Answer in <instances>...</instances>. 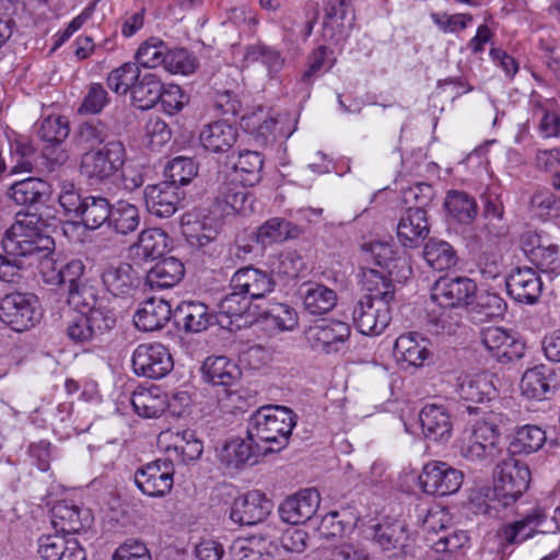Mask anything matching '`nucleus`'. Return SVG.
<instances>
[{
  "mask_svg": "<svg viewBox=\"0 0 560 560\" xmlns=\"http://www.w3.org/2000/svg\"><path fill=\"white\" fill-rule=\"evenodd\" d=\"M167 47L155 37H152L140 45L136 52L137 65L144 68H155L163 65Z\"/></svg>",
  "mask_w": 560,
  "mask_h": 560,
  "instance_id": "680f3d73",
  "label": "nucleus"
},
{
  "mask_svg": "<svg viewBox=\"0 0 560 560\" xmlns=\"http://www.w3.org/2000/svg\"><path fill=\"white\" fill-rule=\"evenodd\" d=\"M182 199L179 187L165 180L144 188L147 210L156 218L172 217L178 210Z\"/></svg>",
  "mask_w": 560,
  "mask_h": 560,
  "instance_id": "6ab92c4d",
  "label": "nucleus"
},
{
  "mask_svg": "<svg viewBox=\"0 0 560 560\" xmlns=\"http://www.w3.org/2000/svg\"><path fill=\"white\" fill-rule=\"evenodd\" d=\"M460 398L472 402L490 401L497 397L494 375L489 372L466 374L458 378Z\"/></svg>",
  "mask_w": 560,
  "mask_h": 560,
  "instance_id": "c756f323",
  "label": "nucleus"
},
{
  "mask_svg": "<svg viewBox=\"0 0 560 560\" xmlns=\"http://www.w3.org/2000/svg\"><path fill=\"white\" fill-rule=\"evenodd\" d=\"M177 325H182L188 332H200L212 325L214 316L201 302H183L174 313Z\"/></svg>",
  "mask_w": 560,
  "mask_h": 560,
  "instance_id": "f704fd0d",
  "label": "nucleus"
},
{
  "mask_svg": "<svg viewBox=\"0 0 560 560\" xmlns=\"http://www.w3.org/2000/svg\"><path fill=\"white\" fill-rule=\"evenodd\" d=\"M320 497L315 489H304L288 497L279 506L283 522L292 525L304 524L313 517L319 508Z\"/></svg>",
  "mask_w": 560,
  "mask_h": 560,
  "instance_id": "aec40b11",
  "label": "nucleus"
},
{
  "mask_svg": "<svg viewBox=\"0 0 560 560\" xmlns=\"http://www.w3.org/2000/svg\"><path fill=\"white\" fill-rule=\"evenodd\" d=\"M133 372L143 377L160 380L174 366L168 349L162 343H141L132 353Z\"/></svg>",
  "mask_w": 560,
  "mask_h": 560,
  "instance_id": "6e6552de",
  "label": "nucleus"
},
{
  "mask_svg": "<svg viewBox=\"0 0 560 560\" xmlns=\"http://www.w3.org/2000/svg\"><path fill=\"white\" fill-rule=\"evenodd\" d=\"M5 196L16 206L38 210L49 202L51 185L43 178L30 176L12 183Z\"/></svg>",
  "mask_w": 560,
  "mask_h": 560,
  "instance_id": "2eb2a0df",
  "label": "nucleus"
},
{
  "mask_svg": "<svg viewBox=\"0 0 560 560\" xmlns=\"http://www.w3.org/2000/svg\"><path fill=\"white\" fill-rule=\"evenodd\" d=\"M58 201L67 215L78 219L82 211L83 202H85V196L80 194V189L72 182L62 180L60 183Z\"/></svg>",
  "mask_w": 560,
  "mask_h": 560,
  "instance_id": "0e129e2a",
  "label": "nucleus"
},
{
  "mask_svg": "<svg viewBox=\"0 0 560 560\" xmlns=\"http://www.w3.org/2000/svg\"><path fill=\"white\" fill-rule=\"evenodd\" d=\"M552 370L546 364H538L527 369L521 380L522 394L528 398L544 399L550 392Z\"/></svg>",
  "mask_w": 560,
  "mask_h": 560,
  "instance_id": "c03bdc74",
  "label": "nucleus"
},
{
  "mask_svg": "<svg viewBox=\"0 0 560 560\" xmlns=\"http://www.w3.org/2000/svg\"><path fill=\"white\" fill-rule=\"evenodd\" d=\"M246 60L249 62L262 63L270 74L279 72L284 63V59L281 54L266 45H254L248 47Z\"/></svg>",
  "mask_w": 560,
  "mask_h": 560,
  "instance_id": "69168bd1",
  "label": "nucleus"
},
{
  "mask_svg": "<svg viewBox=\"0 0 560 560\" xmlns=\"http://www.w3.org/2000/svg\"><path fill=\"white\" fill-rule=\"evenodd\" d=\"M260 455H267L262 450V445L257 444L249 439H235L228 442L220 452V460L228 468H238L242 465L249 463H256L257 457Z\"/></svg>",
  "mask_w": 560,
  "mask_h": 560,
  "instance_id": "72a5a7b5",
  "label": "nucleus"
},
{
  "mask_svg": "<svg viewBox=\"0 0 560 560\" xmlns=\"http://www.w3.org/2000/svg\"><path fill=\"white\" fill-rule=\"evenodd\" d=\"M112 205L109 200L103 196L88 195L83 202L82 211L79 220L88 230H96L110 219Z\"/></svg>",
  "mask_w": 560,
  "mask_h": 560,
  "instance_id": "09e8293b",
  "label": "nucleus"
},
{
  "mask_svg": "<svg viewBox=\"0 0 560 560\" xmlns=\"http://www.w3.org/2000/svg\"><path fill=\"white\" fill-rule=\"evenodd\" d=\"M392 302L362 296L352 311V320L357 329L365 336L381 335L392 320Z\"/></svg>",
  "mask_w": 560,
  "mask_h": 560,
  "instance_id": "0eeeda50",
  "label": "nucleus"
},
{
  "mask_svg": "<svg viewBox=\"0 0 560 560\" xmlns=\"http://www.w3.org/2000/svg\"><path fill=\"white\" fill-rule=\"evenodd\" d=\"M444 209L448 219L460 224H470L478 213L475 198L462 190H448L446 192Z\"/></svg>",
  "mask_w": 560,
  "mask_h": 560,
  "instance_id": "58836bf2",
  "label": "nucleus"
},
{
  "mask_svg": "<svg viewBox=\"0 0 560 560\" xmlns=\"http://www.w3.org/2000/svg\"><path fill=\"white\" fill-rule=\"evenodd\" d=\"M140 224V213L135 205L119 200L112 207L108 226L117 234L127 235L135 232Z\"/></svg>",
  "mask_w": 560,
  "mask_h": 560,
  "instance_id": "864d4df0",
  "label": "nucleus"
},
{
  "mask_svg": "<svg viewBox=\"0 0 560 560\" xmlns=\"http://www.w3.org/2000/svg\"><path fill=\"white\" fill-rule=\"evenodd\" d=\"M45 221L37 213L18 212L15 222L2 238V248L8 256L25 259L49 256L55 241L45 233Z\"/></svg>",
  "mask_w": 560,
  "mask_h": 560,
  "instance_id": "f257e3e1",
  "label": "nucleus"
},
{
  "mask_svg": "<svg viewBox=\"0 0 560 560\" xmlns=\"http://www.w3.org/2000/svg\"><path fill=\"white\" fill-rule=\"evenodd\" d=\"M509 295L516 302L534 304L542 291V281L529 267L514 269L505 280Z\"/></svg>",
  "mask_w": 560,
  "mask_h": 560,
  "instance_id": "4be33fe9",
  "label": "nucleus"
},
{
  "mask_svg": "<svg viewBox=\"0 0 560 560\" xmlns=\"http://www.w3.org/2000/svg\"><path fill=\"white\" fill-rule=\"evenodd\" d=\"M303 306L312 315H322L330 312L337 304V294L334 290L319 283H305L300 289Z\"/></svg>",
  "mask_w": 560,
  "mask_h": 560,
  "instance_id": "4c0bfd02",
  "label": "nucleus"
},
{
  "mask_svg": "<svg viewBox=\"0 0 560 560\" xmlns=\"http://www.w3.org/2000/svg\"><path fill=\"white\" fill-rule=\"evenodd\" d=\"M202 380L213 386L231 387L238 383L242 371L224 355L208 357L201 366Z\"/></svg>",
  "mask_w": 560,
  "mask_h": 560,
  "instance_id": "c85d7f7f",
  "label": "nucleus"
},
{
  "mask_svg": "<svg viewBox=\"0 0 560 560\" xmlns=\"http://www.w3.org/2000/svg\"><path fill=\"white\" fill-rule=\"evenodd\" d=\"M51 525L57 533L65 535L78 534L91 526V511L75 505L72 501L61 500L50 509Z\"/></svg>",
  "mask_w": 560,
  "mask_h": 560,
  "instance_id": "f3484780",
  "label": "nucleus"
},
{
  "mask_svg": "<svg viewBox=\"0 0 560 560\" xmlns=\"http://www.w3.org/2000/svg\"><path fill=\"white\" fill-rule=\"evenodd\" d=\"M39 318L37 299L33 294L15 292L0 301V320L15 331L33 327Z\"/></svg>",
  "mask_w": 560,
  "mask_h": 560,
  "instance_id": "39448f33",
  "label": "nucleus"
},
{
  "mask_svg": "<svg viewBox=\"0 0 560 560\" xmlns=\"http://www.w3.org/2000/svg\"><path fill=\"white\" fill-rule=\"evenodd\" d=\"M174 466L168 459L151 462L135 474V482L139 490L149 497H164L174 483Z\"/></svg>",
  "mask_w": 560,
  "mask_h": 560,
  "instance_id": "f8f14e48",
  "label": "nucleus"
},
{
  "mask_svg": "<svg viewBox=\"0 0 560 560\" xmlns=\"http://www.w3.org/2000/svg\"><path fill=\"white\" fill-rule=\"evenodd\" d=\"M486 350L500 363L520 360L525 353V343L501 327H487L480 332Z\"/></svg>",
  "mask_w": 560,
  "mask_h": 560,
  "instance_id": "ddd939ff",
  "label": "nucleus"
},
{
  "mask_svg": "<svg viewBox=\"0 0 560 560\" xmlns=\"http://www.w3.org/2000/svg\"><path fill=\"white\" fill-rule=\"evenodd\" d=\"M424 342V339L417 340L415 334L401 335L395 341L394 355L408 365L422 366L431 354Z\"/></svg>",
  "mask_w": 560,
  "mask_h": 560,
  "instance_id": "49530a36",
  "label": "nucleus"
},
{
  "mask_svg": "<svg viewBox=\"0 0 560 560\" xmlns=\"http://www.w3.org/2000/svg\"><path fill=\"white\" fill-rule=\"evenodd\" d=\"M538 244L528 250L529 260L550 280L560 276L559 246L555 244H544L537 237Z\"/></svg>",
  "mask_w": 560,
  "mask_h": 560,
  "instance_id": "8fccbe9b",
  "label": "nucleus"
},
{
  "mask_svg": "<svg viewBox=\"0 0 560 560\" xmlns=\"http://www.w3.org/2000/svg\"><path fill=\"white\" fill-rule=\"evenodd\" d=\"M350 326L340 320L325 322L310 326L305 338L314 351L338 352L350 336Z\"/></svg>",
  "mask_w": 560,
  "mask_h": 560,
  "instance_id": "dca6fc26",
  "label": "nucleus"
},
{
  "mask_svg": "<svg viewBox=\"0 0 560 560\" xmlns=\"http://www.w3.org/2000/svg\"><path fill=\"white\" fill-rule=\"evenodd\" d=\"M141 71L137 63L126 62L112 70L107 77V86L116 94H131Z\"/></svg>",
  "mask_w": 560,
  "mask_h": 560,
  "instance_id": "6e6d98bb",
  "label": "nucleus"
},
{
  "mask_svg": "<svg viewBox=\"0 0 560 560\" xmlns=\"http://www.w3.org/2000/svg\"><path fill=\"white\" fill-rule=\"evenodd\" d=\"M174 450L179 454L184 462L198 459L203 451L202 442L196 438L191 430L177 432L174 441Z\"/></svg>",
  "mask_w": 560,
  "mask_h": 560,
  "instance_id": "774afa93",
  "label": "nucleus"
},
{
  "mask_svg": "<svg viewBox=\"0 0 560 560\" xmlns=\"http://www.w3.org/2000/svg\"><path fill=\"white\" fill-rule=\"evenodd\" d=\"M375 261L382 268H385L388 276L396 282L402 283L411 275V267L408 259L395 249L394 245L386 242H374L365 245Z\"/></svg>",
  "mask_w": 560,
  "mask_h": 560,
  "instance_id": "b1692460",
  "label": "nucleus"
},
{
  "mask_svg": "<svg viewBox=\"0 0 560 560\" xmlns=\"http://www.w3.org/2000/svg\"><path fill=\"white\" fill-rule=\"evenodd\" d=\"M68 121L61 116H48L44 118L37 129V135L47 145H59L69 136Z\"/></svg>",
  "mask_w": 560,
  "mask_h": 560,
  "instance_id": "bf43d9fd",
  "label": "nucleus"
},
{
  "mask_svg": "<svg viewBox=\"0 0 560 560\" xmlns=\"http://www.w3.org/2000/svg\"><path fill=\"white\" fill-rule=\"evenodd\" d=\"M464 474L445 462L425 464L419 476L422 490L431 495H448L462 487Z\"/></svg>",
  "mask_w": 560,
  "mask_h": 560,
  "instance_id": "9d476101",
  "label": "nucleus"
},
{
  "mask_svg": "<svg viewBox=\"0 0 560 560\" xmlns=\"http://www.w3.org/2000/svg\"><path fill=\"white\" fill-rule=\"evenodd\" d=\"M38 552L44 560H85L86 553L77 538L69 535H47L38 540Z\"/></svg>",
  "mask_w": 560,
  "mask_h": 560,
  "instance_id": "393cba45",
  "label": "nucleus"
},
{
  "mask_svg": "<svg viewBox=\"0 0 560 560\" xmlns=\"http://www.w3.org/2000/svg\"><path fill=\"white\" fill-rule=\"evenodd\" d=\"M528 466L509 454L495 468L494 490L504 500V504L515 502L529 487Z\"/></svg>",
  "mask_w": 560,
  "mask_h": 560,
  "instance_id": "20e7f679",
  "label": "nucleus"
},
{
  "mask_svg": "<svg viewBox=\"0 0 560 560\" xmlns=\"http://www.w3.org/2000/svg\"><path fill=\"white\" fill-rule=\"evenodd\" d=\"M372 541L388 558H405L412 549L409 528L405 522L398 520L373 526Z\"/></svg>",
  "mask_w": 560,
  "mask_h": 560,
  "instance_id": "1a4fd4ad",
  "label": "nucleus"
},
{
  "mask_svg": "<svg viewBox=\"0 0 560 560\" xmlns=\"http://www.w3.org/2000/svg\"><path fill=\"white\" fill-rule=\"evenodd\" d=\"M267 327L277 330H292L298 325V314L293 307L284 303L270 305L262 314Z\"/></svg>",
  "mask_w": 560,
  "mask_h": 560,
  "instance_id": "4d7b16f0",
  "label": "nucleus"
},
{
  "mask_svg": "<svg viewBox=\"0 0 560 560\" xmlns=\"http://www.w3.org/2000/svg\"><path fill=\"white\" fill-rule=\"evenodd\" d=\"M477 284L467 277H441L431 289V299L442 308L467 310L471 296L476 294Z\"/></svg>",
  "mask_w": 560,
  "mask_h": 560,
  "instance_id": "9b49d317",
  "label": "nucleus"
},
{
  "mask_svg": "<svg viewBox=\"0 0 560 560\" xmlns=\"http://www.w3.org/2000/svg\"><path fill=\"white\" fill-rule=\"evenodd\" d=\"M271 508V501L262 492L254 490L233 501L230 517L234 523L252 526L266 520Z\"/></svg>",
  "mask_w": 560,
  "mask_h": 560,
  "instance_id": "a211bd4d",
  "label": "nucleus"
},
{
  "mask_svg": "<svg viewBox=\"0 0 560 560\" xmlns=\"http://www.w3.org/2000/svg\"><path fill=\"white\" fill-rule=\"evenodd\" d=\"M168 235L161 229L143 230L137 243L131 247L133 254L142 260L160 258L168 247Z\"/></svg>",
  "mask_w": 560,
  "mask_h": 560,
  "instance_id": "79ce46f5",
  "label": "nucleus"
},
{
  "mask_svg": "<svg viewBox=\"0 0 560 560\" xmlns=\"http://www.w3.org/2000/svg\"><path fill=\"white\" fill-rule=\"evenodd\" d=\"M483 208L482 232L490 238H500L509 232V225L504 219V206L499 195L486 194L482 196Z\"/></svg>",
  "mask_w": 560,
  "mask_h": 560,
  "instance_id": "c9c22d12",
  "label": "nucleus"
},
{
  "mask_svg": "<svg viewBox=\"0 0 560 560\" xmlns=\"http://www.w3.org/2000/svg\"><path fill=\"white\" fill-rule=\"evenodd\" d=\"M133 410L143 418H159L166 410V395L160 388H141L132 393Z\"/></svg>",
  "mask_w": 560,
  "mask_h": 560,
  "instance_id": "37998d69",
  "label": "nucleus"
},
{
  "mask_svg": "<svg viewBox=\"0 0 560 560\" xmlns=\"http://www.w3.org/2000/svg\"><path fill=\"white\" fill-rule=\"evenodd\" d=\"M237 129L226 120H218L206 125L199 135L205 150L213 153L228 152L237 140Z\"/></svg>",
  "mask_w": 560,
  "mask_h": 560,
  "instance_id": "2f4dec72",
  "label": "nucleus"
},
{
  "mask_svg": "<svg viewBox=\"0 0 560 560\" xmlns=\"http://www.w3.org/2000/svg\"><path fill=\"white\" fill-rule=\"evenodd\" d=\"M126 162V149L121 141L112 140L102 148L85 151L80 160V174L91 184L108 180L122 170Z\"/></svg>",
  "mask_w": 560,
  "mask_h": 560,
  "instance_id": "7ed1b4c3",
  "label": "nucleus"
},
{
  "mask_svg": "<svg viewBox=\"0 0 560 560\" xmlns=\"http://www.w3.org/2000/svg\"><path fill=\"white\" fill-rule=\"evenodd\" d=\"M300 229L292 222L282 218H271L260 225L256 232V241L262 247L300 235Z\"/></svg>",
  "mask_w": 560,
  "mask_h": 560,
  "instance_id": "a18cd8bd",
  "label": "nucleus"
},
{
  "mask_svg": "<svg viewBox=\"0 0 560 560\" xmlns=\"http://www.w3.org/2000/svg\"><path fill=\"white\" fill-rule=\"evenodd\" d=\"M360 283L363 289L369 292L365 296H373L377 300L394 301L395 300V279H392L388 273L372 269L362 268L360 273Z\"/></svg>",
  "mask_w": 560,
  "mask_h": 560,
  "instance_id": "de8ad7c7",
  "label": "nucleus"
},
{
  "mask_svg": "<svg viewBox=\"0 0 560 560\" xmlns=\"http://www.w3.org/2000/svg\"><path fill=\"white\" fill-rule=\"evenodd\" d=\"M500 433L495 424L478 421L459 445L463 457L471 462L492 460L500 454Z\"/></svg>",
  "mask_w": 560,
  "mask_h": 560,
  "instance_id": "423d86ee",
  "label": "nucleus"
},
{
  "mask_svg": "<svg viewBox=\"0 0 560 560\" xmlns=\"http://www.w3.org/2000/svg\"><path fill=\"white\" fill-rule=\"evenodd\" d=\"M506 307L505 301L498 293L477 289L466 311L472 320L482 323L490 318L501 317Z\"/></svg>",
  "mask_w": 560,
  "mask_h": 560,
  "instance_id": "e433bc0d",
  "label": "nucleus"
},
{
  "mask_svg": "<svg viewBox=\"0 0 560 560\" xmlns=\"http://www.w3.org/2000/svg\"><path fill=\"white\" fill-rule=\"evenodd\" d=\"M347 14L346 0H328L325 5V20L323 36L329 40H338L342 35L343 24Z\"/></svg>",
  "mask_w": 560,
  "mask_h": 560,
  "instance_id": "13d9d810",
  "label": "nucleus"
},
{
  "mask_svg": "<svg viewBox=\"0 0 560 560\" xmlns=\"http://www.w3.org/2000/svg\"><path fill=\"white\" fill-rule=\"evenodd\" d=\"M264 160L256 151L240 152L237 162L234 163V180L244 185L254 186L261 179Z\"/></svg>",
  "mask_w": 560,
  "mask_h": 560,
  "instance_id": "3c124183",
  "label": "nucleus"
},
{
  "mask_svg": "<svg viewBox=\"0 0 560 560\" xmlns=\"http://www.w3.org/2000/svg\"><path fill=\"white\" fill-rule=\"evenodd\" d=\"M428 265L439 271L450 269L457 264L458 257L453 246L442 240L431 238L423 248Z\"/></svg>",
  "mask_w": 560,
  "mask_h": 560,
  "instance_id": "603ef678",
  "label": "nucleus"
},
{
  "mask_svg": "<svg viewBox=\"0 0 560 560\" xmlns=\"http://www.w3.org/2000/svg\"><path fill=\"white\" fill-rule=\"evenodd\" d=\"M198 168L194 161L189 158L177 156L174 158L167 167L166 183L179 187L187 185L197 175Z\"/></svg>",
  "mask_w": 560,
  "mask_h": 560,
  "instance_id": "e2e57ef3",
  "label": "nucleus"
},
{
  "mask_svg": "<svg viewBox=\"0 0 560 560\" xmlns=\"http://www.w3.org/2000/svg\"><path fill=\"white\" fill-rule=\"evenodd\" d=\"M109 136V126L105 121L94 118L79 126L75 140L78 145L88 151L101 148V144L108 142Z\"/></svg>",
  "mask_w": 560,
  "mask_h": 560,
  "instance_id": "5fc2aeb1",
  "label": "nucleus"
},
{
  "mask_svg": "<svg viewBox=\"0 0 560 560\" xmlns=\"http://www.w3.org/2000/svg\"><path fill=\"white\" fill-rule=\"evenodd\" d=\"M275 280L265 270L252 266L238 269L231 278V290H240L248 295L249 300L265 298L273 291Z\"/></svg>",
  "mask_w": 560,
  "mask_h": 560,
  "instance_id": "412c9836",
  "label": "nucleus"
},
{
  "mask_svg": "<svg viewBox=\"0 0 560 560\" xmlns=\"http://www.w3.org/2000/svg\"><path fill=\"white\" fill-rule=\"evenodd\" d=\"M419 421L425 439L435 442H447L451 439L453 422L445 406L427 404L419 413Z\"/></svg>",
  "mask_w": 560,
  "mask_h": 560,
  "instance_id": "5701e85b",
  "label": "nucleus"
},
{
  "mask_svg": "<svg viewBox=\"0 0 560 560\" xmlns=\"http://www.w3.org/2000/svg\"><path fill=\"white\" fill-rule=\"evenodd\" d=\"M180 226L183 235L191 246L203 247L218 237L222 221L215 214L192 210L182 215Z\"/></svg>",
  "mask_w": 560,
  "mask_h": 560,
  "instance_id": "4468645a",
  "label": "nucleus"
},
{
  "mask_svg": "<svg viewBox=\"0 0 560 560\" xmlns=\"http://www.w3.org/2000/svg\"><path fill=\"white\" fill-rule=\"evenodd\" d=\"M296 424L294 412L283 406H264L255 411L247 424V438L262 445L266 454L280 452L288 443Z\"/></svg>",
  "mask_w": 560,
  "mask_h": 560,
  "instance_id": "f03ea898",
  "label": "nucleus"
},
{
  "mask_svg": "<svg viewBox=\"0 0 560 560\" xmlns=\"http://www.w3.org/2000/svg\"><path fill=\"white\" fill-rule=\"evenodd\" d=\"M427 210L407 209L397 225V237L405 247H418L429 235Z\"/></svg>",
  "mask_w": 560,
  "mask_h": 560,
  "instance_id": "cd10ccee",
  "label": "nucleus"
},
{
  "mask_svg": "<svg viewBox=\"0 0 560 560\" xmlns=\"http://www.w3.org/2000/svg\"><path fill=\"white\" fill-rule=\"evenodd\" d=\"M162 90L163 83L155 73H141L130 94L131 103L141 110L150 109L161 98Z\"/></svg>",
  "mask_w": 560,
  "mask_h": 560,
  "instance_id": "ea45409f",
  "label": "nucleus"
},
{
  "mask_svg": "<svg viewBox=\"0 0 560 560\" xmlns=\"http://www.w3.org/2000/svg\"><path fill=\"white\" fill-rule=\"evenodd\" d=\"M546 440V432L538 425L518 427L509 444V454L529 455L536 453L545 445Z\"/></svg>",
  "mask_w": 560,
  "mask_h": 560,
  "instance_id": "a19ab883",
  "label": "nucleus"
},
{
  "mask_svg": "<svg viewBox=\"0 0 560 560\" xmlns=\"http://www.w3.org/2000/svg\"><path fill=\"white\" fill-rule=\"evenodd\" d=\"M105 289L118 298H126L132 294L138 288L139 277L130 264L117 262L105 266L101 273Z\"/></svg>",
  "mask_w": 560,
  "mask_h": 560,
  "instance_id": "a878e982",
  "label": "nucleus"
},
{
  "mask_svg": "<svg viewBox=\"0 0 560 560\" xmlns=\"http://www.w3.org/2000/svg\"><path fill=\"white\" fill-rule=\"evenodd\" d=\"M236 182L232 179L220 187L215 201L221 207L222 214L238 213L247 215L254 211V199L247 190L249 186Z\"/></svg>",
  "mask_w": 560,
  "mask_h": 560,
  "instance_id": "bb28decb",
  "label": "nucleus"
},
{
  "mask_svg": "<svg viewBox=\"0 0 560 560\" xmlns=\"http://www.w3.org/2000/svg\"><path fill=\"white\" fill-rule=\"evenodd\" d=\"M171 304L163 299L151 298L144 301L133 315L139 330L155 331L162 329L171 319Z\"/></svg>",
  "mask_w": 560,
  "mask_h": 560,
  "instance_id": "7c9ffc66",
  "label": "nucleus"
},
{
  "mask_svg": "<svg viewBox=\"0 0 560 560\" xmlns=\"http://www.w3.org/2000/svg\"><path fill=\"white\" fill-rule=\"evenodd\" d=\"M185 276L184 264L173 257H164L152 266L145 276V283L151 289H168L179 283Z\"/></svg>",
  "mask_w": 560,
  "mask_h": 560,
  "instance_id": "473e14b6",
  "label": "nucleus"
},
{
  "mask_svg": "<svg viewBox=\"0 0 560 560\" xmlns=\"http://www.w3.org/2000/svg\"><path fill=\"white\" fill-rule=\"evenodd\" d=\"M84 315L95 338L114 329L117 323L116 311L103 303L86 311Z\"/></svg>",
  "mask_w": 560,
  "mask_h": 560,
  "instance_id": "052dcab7",
  "label": "nucleus"
},
{
  "mask_svg": "<svg viewBox=\"0 0 560 560\" xmlns=\"http://www.w3.org/2000/svg\"><path fill=\"white\" fill-rule=\"evenodd\" d=\"M164 59V69L173 74H189L196 69V59L184 48L166 49Z\"/></svg>",
  "mask_w": 560,
  "mask_h": 560,
  "instance_id": "338daca9",
  "label": "nucleus"
}]
</instances>
